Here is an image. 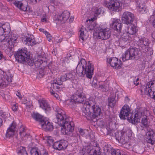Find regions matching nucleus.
<instances>
[{"mask_svg":"<svg viewBox=\"0 0 155 155\" xmlns=\"http://www.w3.org/2000/svg\"><path fill=\"white\" fill-rule=\"evenodd\" d=\"M2 97L5 99L6 101H8L11 98L10 96L7 94H3L2 95Z\"/></svg>","mask_w":155,"mask_h":155,"instance_id":"obj_60","label":"nucleus"},{"mask_svg":"<svg viewBox=\"0 0 155 155\" xmlns=\"http://www.w3.org/2000/svg\"><path fill=\"white\" fill-rule=\"evenodd\" d=\"M100 83V82H97L96 81V82H95L94 81V82L92 83V86L95 88H98Z\"/></svg>","mask_w":155,"mask_h":155,"instance_id":"obj_55","label":"nucleus"},{"mask_svg":"<svg viewBox=\"0 0 155 155\" xmlns=\"http://www.w3.org/2000/svg\"><path fill=\"white\" fill-rule=\"evenodd\" d=\"M122 24L118 19L113 20L112 23V27L118 33L120 32L122 28Z\"/></svg>","mask_w":155,"mask_h":155,"instance_id":"obj_16","label":"nucleus"},{"mask_svg":"<svg viewBox=\"0 0 155 155\" xmlns=\"http://www.w3.org/2000/svg\"><path fill=\"white\" fill-rule=\"evenodd\" d=\"M96 146L93 147V146H88L87 147V152L89 154L90 153V152L93 150H95V147Z\"/></svg>","mask_w":155,"mask_h":155,"instance_id":"obj_49","label":"nucleus"},{"mask_svg":"<svg viewBox=\"0 0 155 155\" xmlns=\"http://www.w3.org/2000/svg\"><path fill=\"white\" fill-rule=\"evenodd\" d=\"M92 113V119L95 118L99 116L101 113V108L97 106H95L92 108H91Z\"/></svg>","mask_w":155,"mask_h":155,"instance_id":"obj_24","label":"nucleus"},{"mask_svg":"<svg viewBox=\"0 0 155 155\" xmlns=\"http://www.w3.org/2000/svg\"><path fill=\"white\" fill-rule=\"evenodd\" d=\"M19 130V135L22 139L25 140L28 138L29 135L25 132V130L23 126H21L20 127Z\"/></svg>","mask_w":155,"mask_h":155,"instance_id":"obj_25","label":"nucleus"},{"mask_svg":"<svg viewBox=\"0 0 155 155\" xmlns=\"http://www.w3.org/2000/svg\"><path fill=\"white\" fill-rule=\"evenodd\" d=\"M105 4L111 11L119 12L121 9L122 3L120 1L106 0Z\"/></svg>","mask_w":155,"mask_h":155,"instance_id":"obj_7","label":"nucleus"},{"mask_svg":"<svg viewBox=\"0 0 155 155\" xmlns=\"http://www.w3.org/2000/svg\"><path fill=\"white\" fill-rule=\"evenodd\" d=\"M15 5L21 10L25 11L27 10V7L24 6L23 4L20 1L15 2H14Z\"/></svg>","mask_w":155,"mask_h":155,"instance_id":"obj_30","label":"nucleus"},{"mask_svg":"<svg viewBox=\"0 0 155 155\" xmlns=\"http://www.w3.org/2000/svg\"><path fill=\"white\" fill-rule=\"evenodd\" d=\"M54 82H55L58 85H59V86L62 85V81L61 80L60 78H58L56 81H54Z\"/></svg>","mask_w":155,"mask_h":155,"instance_id":"obj_54","label":"nucleus"},{"mask_svg":"<svg viewBox=\"0 0 155 155\" xmlns=\"http://www.w3.org/2000/svg\"><path fill=\"white\" fill-rule=\"evenodd\" d=\"M147 120L146 117L142 118V123L144 126H146L147 124Z\"/></svg>","mask_w":155,"mask_h":155,"instance_id":"obj_53","label":"nucleus"},{"mask_svg":"<svg viewBox=\"0 0 155 155\" xmlns=\"http://www.w3.org/2000/svg\"><path fill=\"white\" fill-rule=\"evenodd\" d=\"M65 74L66 76L67 79H68V80L73 78V75L72 73L71 72Z\"/></svg>","mask_w":155,"mask_h":155,"instance_id":"obj_56","label":"nucleus"},{"mask_svg":"<svg viewBox=\"0 0 155 155\" xmlns=\"http://www.w3.org/2000/svg\"><path fill=\"white\" fill-rule=\"evenodd\" d=\"M84 104V105H86V106H89L90 108H92L95 106V100L93 98H90L89 101H85V104Z\"/></svg>","mask_w":155,"mask_h":155,"instance_id":"obj_32","label":"nucleus"},{"mask_svg":"<svg viewBox=\"0 0 155 155\" xmlns=\"http://www.w3.org/2000/svg\"><path fill=\"white\" fill-rule=\"evenodd\" d=\"M18 155H28L25 148L22 146L18 147L17 149Z\"/></svg>","mask_w":155,"mask_h":155,"instance_id":"obj_35","label":"nucleus"},{"mask_svg":"<svg viewBox=\"0 0 155 155\" xmlns=\"http://www.w3.org/2000/svg\"><path fill=\"white\" fill-rule=\"evenodd\" d=\"M101 153L100 152V149L99 147L97 146V144L96 147H95V150H93L89 155H100Z\"/></svg>","mask_w":155,"mask_h":155,"instance_id":"obj_38","label":"nucleus"},{"mask_svg":"<svg viewBox=\"0 0 155 155\" xmlns=\"http://www.w3.org/2000/svg\"><path fill=\"white\" fill-rule=\"evenodd\" d=\"M44 29H41V31H43L46 35L47 39H48V41H50L52 39V37L51 36L49 32L46 31H44Z\"/></svg>","mask_w":155,"mask_h":155,"instance_id":"obj_44","label":"nucleus"},{"mask_svg":"<svg viewBox=\"0 0 155 155\" xmlns=\"http://www.w3.org/2000/svg\"><path fill=\"white\" fill-rule=\"evenodd\" d=\"M31 155H41L40 150L37 147H33L30 150Z\"/></svg>","mask_w":155,"mask_h":155,"instance_id":"obj_37","label":"nucleus"},{"mask_svg":"<svg viewBox=\"0 0 155 155\" xmlns=\"http://www.w3.org/2000/svg\"><path fill=\"white\" fill-rule=\"evenodd\" d=\"M116 139L119 142L124 144L128 142V140L126 137L125 134L122 133L116 132L114 133Z\"/></svg>","mask_w":155,"mask_h":155,"instance_id":"obj_15","label":"nucleus"},{"mask_svg":"<svg viewBox=\"0 0 155 155\" xmlns=\"http://www.w3.org/2000/svg\"><path fill=\"white\" fill-rule=\"evenodd\" d=\"M40 107L43 110H44L46 113H49L51 110V107L45 100H42L40 103Z\"/></svg>","mask_w":155,"mask_h":155,"instance_id":"obj_21","label":"nucleus"},{"mask_svg":"<svg viewBox=\"0 0 155 155\" xmlns=\"http://www.w3.org/2000/svg\"><path fill=\"white\" fill-rule=\"evenodd\" d=\"M51 3L52 5L56 6L60 4V2L58 0H53L51 1Z\"/></svg>","mask_w":155,"mask_h":155,"instance_id":"obj_52","label":"nucleus"},{"mask_svg":"<svg viewBox=\"0 0 155 155\" xmlns=\"http://www.w3.org/2000/svg\"><path fill=\"white\" fill-rule=\"evenodd\" d=\"M40 125L42 128L45 131H51L53 129L52 123L48 121H45L44 120L41 121Z\"/></svg>","mask_w":155,"mask_h":155,"instance_id":"obj_17","label":"nucleus"},{"mask_svg":"<svg viewBox=\"0 0 155 155\" xmlns=\"http://www.w3.org/2000/svg\"><path fill=\"white\" fill-rule=\"evenodd\" d=\"M91 108L89 106H86L84 105L82 108V114L84 116L87 120H91L92 119V113L91 111Z\"/></svg>","mask_w":155,"mask_h":155,"instance_id":"obj_13","label":"nucleus"},{"mask_svg":"<svg viewBox=\"0 0 155 155\" xmlns=\"http://www.w3.org/2000/svg\"><path fill=\"white\" fill-rule=\"evenodd\" d=\"M141 55V52L136 48H130L123 54L122 59L123 61L128 60L138 59Z\"/></svg>","mask_w":155,"mask_h":155,"instance_id":"obj_4","label":"nucleus"},{"mask_svg":"<svg viewBox=\"0 0 155 155\" xmlns=\"http://www.w3.org/2000/svg\"><path fill=\"white\" fill-rule=\"evenodd\" d=\"M145 116L144 110L142 108H137L134 114L130 116V122L132 124H137L140 122V119Z\"/></svg>","mask_w":155,"mask_h":155,"instance_id":"obj_6","label":"nucleus"},{"mask_svg":"<svg viewBox=\"0 0 155 155\" xmlns=\"http://www.w3.org/2000/svg\"><path fill=\"white\" fill-rule=\"evenodd\" d=\"M131 38L127 33L124 34L120 38V43L122 45H126L128 44L131 41Z\"/></svg>","mask_w":155,"mask_h":155,"instance_id":"obj_23","label":"nucleus"},{"mask_svg":"<svg viewBox=\"0 0 155 155\" xmlns=\"http://www.w3.org/2000/svg\"><path fill=\"white\" fill-rule=\"evenodd\" d=\"M31 117L35 120L39 121L40 124L41 122L44 120L42 119V116L38 113L33 112L31 114Z\"/></svg>","mask_w":155,"mask_h":155,"instance_id":"obj_28","label":"nucleus"},{"mask_svg":"<svg viewBox=\"0 0 155 155\" xmlns=\"http://www.w3.org/2000/svg\"><path fill=\"white\" fill-rule=\"evenodd\" d=\"M111 155H121L120 150H115L112 149L111 151Z\"/></svg>","mask_w":155,"mask_h":155,"instance_id":"obj_46","label":"nucleus"},{"mask_svg":"<svg viewBox=\"0 0 155 155\" xmlns=\"http://www.w3.org/2000/svg\"><path fill=\"white\" fill-rule=\"evenodd\" d=\"M135 18L134 15L129 12H124L122 16V22L130 25L127 29V33L130 35L135 34L137 30L135 25L132 23Z\"/></svg>","mask_w":155,"mask_h":155,"instance_id":"obj_3","label":"nucleus"},{"mask_svg":"<svg viewBox=\"0 0 155 155\" xmlns=\"http://www.w3.org/2000/svg\"><path fill=\"white\" fill-rule=\"evenodd\" d=\"M108 62L111 66L116 69H119L121 68V61L120 60H118L116 57H113L110 58L108 60Z\"/></svg>","mask_w":155,"mask_h":155,"instance_id":"obj_12","label":"nucleus"},{"mask_svg":"<svg viewBox=\"0 0 155 155\" xmlns=\"http://www.w3.org/2000/svg\"><path fill=\"white\" fill-rule=\"evenodd\" d=\"M8 38L7 42H8L9 44H12L13 45V44L16 43L17 39V37L15 35L13 34L11 35L10 33L9 35H8Z\"/></svg>","mask_w":155,"mask_h":155,"instance_id":"obj_26","label":"nucleus"},{"mask_svg":"<svg viewBox=\"0 0 155 155\" xmlns=\"http://www.w3.org/2000/svg\"><path fill=\"white\" fill-rule=\"evenodd\" d=\"M57 123L62 127L61 131L64 134H69L74 129L73 122L70 121L66 116L65 113L62 109L57 107L55 110Z\"/></svg>","mask_w":155,"mask_h":155,"instance_id":"obj_1","label":"nucleus"},{"mask_svg":"<svg viewBox=\"0 0 155 155\" xmlns=\"http://www.w3.org/2000/svg\"><path fill=\"white\" fill-rule=\"evenodd\" d=\"M94 67L91 61L87 63L85 60L81 58L76 68V71L78 75L81 77L85 75L87 78H92L94 73Z\"/></svg>","mask_w":155,"mask_h":155,"instance_id":"obj_2","label":"nucleus"},{"mask_svg":"<svg viewBox=\"0 0 155 155\" xmlns=\"http://www.w3.org/2000/svg\"><path fill=\"white\" fill-rule=\"evenodd\" d=\"M22 40L24 44L28 46H32L36 44L34 37L32 35L25 36Z\"/></svg>","mask_w":155,"mask_h":155,"instance_id":"obj_11","label":"nucleus"},{"mask_svg":"<svg viewBox=\"0 0 155 155\" xmlns=\"http://www.w3.org/2000/svg\"><path fill=\"white\" fill-rule=\"evenodd\" d=\"M150 43L149 40L145 38L140 39L137 41L138 45L141 47L142 49L148 47Z\"/></svg>","mask_w":155,"mask_h":155,"instance_id":"obj_22","label":"nucleus"},{"mask_svg":"<svg viewBox=\"0 0 155 155\" xmlns=\"http://www.w3.org/2000/svg\"><path fill=\"white\" fill-rule=\"evenodd\" d=\"M73 100L74 103L85 104L86 97L83 94L81 93H76L73 96Z\"/></svg>","mask_w":155,"mask_h":155,"instance_id":"obj_14","label":"nucleus"},{"mask_svg":"<svg viewBox=\"0 0 155 155\" xmlns=\"http://www.w3.org/2000/svg\"><path fill=\"white\" fill-rule=\"evenodd\" d=\"M125 134L127 139L128 140V142L132 136V132L130 130H128L127 131V133Z\"/></svg>","mask_w":155,"mask_h":155,"instance_id":"obj_47","label":"nucleus"},{"mask_svg":"<svg viewBox=\"0 0 155 155\" xmlns=\"http://www.w3.org/2000/svg\"><path fill=\"white\" fill-rule=\"evenodd\" d=\"M18 105L17 104H14L12 107V109L13 111H16L17 109Z\"/></svg>","mask_w":155,"mask_h":155,"instance_id":"obj_63","label":"nucleus"},{"mask_svg":"<svg viewBox=\"0 0 155 155\" xmlns=\"http://www.w3.org/2000/svg\"><path fill=\"white\" fill-rule=\"evenodd\" d=\"M1 27L3 28L5 35H9L11 31L10 25L8 23H6L3 24Z\"/></svg>","mask_w":155,"mask_h":155,"instance_id":"obj_29","label":"nucleus"},{"mask_svg":"<svg viewBox=\"0 0 155 155\" xmlns=\"http://www.w3.org/2000/svg\"><path fill=\"white\" fill-rule=\"evenodd\" d=\"M79 134L81 136H83L85 134V130L82 129L80 128L78 129Z\"/></svg>","mask_w":155,"mask_h":155,"instance_id":"obj_57","label":"nucleus"},{"mask_svg":"<svg viewBox=\"0 0 155 155\" xmlns=\"http://www.w3.org/2000/svg\"><path fill=\"white\" fill-rule=\"evenodd\" d=\"M15 128L16 124L15 123L13 122L7 129L6 133V137L8 138L12 137L14 134Z\"/></svg>","mask_w":155,"mask_h":155,"instance_id":"obj_20","label":"nucleus"},{"mask_svg":"<svg viewBox=\"0 0 155 155\" xmlns=\"http://www.w3.org/2000/svg\"><path fill=\"white\" fill-rule=\"evenodd\" d=\"M41 0H27V2L31 4H35L39 2Z\"/></svg>","mask_w":155,"mask_h":155,"instance_id":"obj_51","label":"nucleus"},{"mask_svg":"<svg viewBox=\"0 0 155 155\" xmlns=\"http://www.w3.org/2000/svg\"><path fill=\"white\" fill-rule=\"evenodd\" d=\"M145 3H143L141 4L139 3L137 7V9L141 14H143L145 12L146 8L145 7Z\"/></svg>","mask_w":155,"mask_h":155,"instance_id":"obj_39","label":"nucleus"},{"mask_svg":"<svg viewBox=\"0 0 155 155\" xmlns=\"http://www.w3.org/2000/svg\"><path fill=\"white\" fill-rule=\"evenodd\" d=\"M54 140L51 137H49L47 139V142L50 145H53Z\"/></svg>","mask_w":155,"mask_h":155,"instance_id":"obj_50","label":"nucleus"},{"mask_svg":"<svg viewBox=\"0 0 155 155\" xmlns=\"http://www.w3.org/2000/svg\"><path fill=\"white\" fill-rule=\"evenodd\" d=\"M70 13L67 11H64L61 14L58 15L55 21L56 24H62L64 23L69 18Z\"/></svg>","mask_w":155,"mask_h":155,"instance_id":"obj_10","label":"nucleus"},{"mask_svg":"<svg viewBox=\"0 0 155 155\" xmlns=\"http://www.w3.org/2000/svg\"><path fill=\"white\" fill-rule=\"evenodd\" d=\"M60 141L55 142L53 145V148L55 150H61V147L60 145Z\"/></svg>","mask_w":155,"mask_h":155,"instance_id":"obj_42","label":"nucleus"},{"mask_svg":"<svg viewBox=\"0 0 155 155\" xmlns=\"http://www.w3.org/2000/svg\"><path fill=\"white\" fill-rule=\"evenodd\" d=\"M148 82L149 83L150 87L152 88L155 87V80L151 81Z\"/></svg>","mask_w":155,"mask_h":155,"instance_id":"obj_58","label":"nucleus"},{"mask_svg":"<svg viewBox=\"0 0 155 155\" xmlns=\"http://www.w3.org/2000/svg\"><path fill=\"white\" fill-rule=\"evenodd\" d=\"M50 93L51 94L53 95L56 98H58V95L57 93H56L54 92V91H53V90H52V91H50Z\"/></svg>","mask_w":155,"mask_h":155,"instance_id":"obj_64","label":"nucleus"},{"mask_svg":"<svg viewBox=\"0 0 155 155\" xmlns=\"http://www.w3.org/2000/svg\"><path fill=\"white\" fill-rule=\"evenodd\" d=\"M80 136L79 134L76 132H73L71 135L70 136V139L73 141L74 143H76L78 141V139H80Z\"/></svg>","mask_w":155,"mask_h":155,"instance_id":"obj_31","label":"nucleus"},{"mask_svg":"<svg viewBox=\"0 0 155 155\" xmlns=\"http://www.w3.org/2000/svg\"><path fill=\"white\" fill-rule=\"evenodd\" d=\"M155 140V134L152 129L149 130L147 132L146 140L147 142L153 145Z\"/></svg>","mask_w":155,"mask_h":155,"instance_id":"obj_18","label":"nucleus"},{"mask_svg":"<svg viewBox=\"0 0 155 155\" xmlns=\"http://www.w3.org/2000/svg\"><path fill=\"white\" fill-rule=\"evenodd\" d=\"M133 150L135 152L138 153H142L144 151L143 148L142 147H140L138 146H135L133 149Z\"/></svg>","mask_w":155,"mask_h":155,"instance_id":"obj_40","label":"nucleus"},{"mask_svg":"<svg viewBox=\"0 0 155 155\" xmlns=\"http://www.w3.org/2000/svg\"><path fill=\"white\" fill-rule=\"evenodd\" d=\"M15 56L16 60L20 63L26 62L29 63L31 60L30 54L25 49H21L18 51Z\"/></svg>","mask_w":155,"mask_h":155,"instance_id":"obj_5","label":"nucleus"},{"mask_svg":"<svg viewBox=\"0 0 155 155\" xmlns=\"http://www.w3.org/2000/svg\"><path fill=\"white\" fill-rule=\"evenodd\" d=\"M13 77V75L9 73H8L5 77L3 75L2 76L1 81H2V83L4 84V85L2 86V87H5L8 84L7 83L11 82Z\"/></svg>","mask_w":155,"mask_h":155,"instance_id":"obj_19","label":"nucleus"},{"mask_svg":"<svg viewBox=\"0 0 155 155\" xmlns=\"http://www.w3.org/2000/svg\"><path fill=\"white\" fill-rule=\"evenodd\" d=\"M59 86V85H58L55 82H53V83H52L51 88H53L54 90L57 91L56 90H58L60 88Z\"/></svg>","mask_w":155,"mask_h":155,"instance_id":"obj_48","label":"nucleus"},{"mask_svg":"<svg viewBox=\"0 0 155 155\" xmlns=\"http://www.w3.org/2000/svg\"><path fill=\"white\" fill-rule=\"evenodd\" d=\"M150 85L149 83L148 82L144 86V91L146 95H148L149 96L151 94V92H152L151 88L152 87H150Z\"/></svg>","mask_w":155,"mask_h":155,"instance_id":"obj_27","label":"nucleus"},{"mask_svg":"<svg viewBox=\"0 0 155 155\" xmlns=\"http://www.w3.org/2000/svg\"><path fill=\"white\" fill-rule=\"evenodd\" d=\"M45 63V62H43L42 59L38 60L35 61V65L36 68L42 69L44 67V64Z\"/></svg>","mask_w":155,"mask_h":155,"instance_id":"obj_34","label":"nucleus"},{"mask_svg":"<svg viewBox=\"0 0 155 155\" xmlns=\"http://www.w3.org/2000/svg\"><path fill=\"white\" fill-rule=\"evenodd\" d=\"M69 62L70 60L68 57L65 58L64 59L62 60V62L65 64H67Z\"/></svg>","mask_w":155,"mask_h":155,"instance_id":"obj_61","label":"nucleus"},{"mask_svg":"<svg viewBox=\"0 0 155 155\" xmlns=\"http://www.w3.org/2000/svg\"><path fill=\"white\" fill-rule=\"evenodd\" d=\"M8 39V35H5V33L2 35H0V41H6L7 42Z\"/></svg>","mask_w":155,"mask_h":155,"instance_id":"obj_43","label":"nucleus"},{"mask_svg":"<svg viewBox=\"0 0 155 155\" xmlns=\"http://www.w3.org/2000/svg\"><path fill=\"white\" fill-rule=\"evenodd\" d=\"M60 147L61 150L66 149L67 147L68 143V142L65 140H61L60 141Z\"/></svg>","mask_w":155,"mask_h":155,"instance_id":"obj_41","label":"nucleus"},{"mask_svg":"<svg viewBox=\"0 0 155 155\" xmlns=\"http://www.w3.org/2000/svg\"><path fill=\"white\" fill-rule=\"evenodd\" d=\"M86 29L84 27L82 26L80 31V40H82V41H83L85 39H86V35L84 33V31H86Z\"/></svg>","mask_w":155,"mask_h":155,"instance_id":"obj_33","label":"nucleus"},{"mask_svg":"<svg viewBox=\"0 0 155 155\" xmlns=\"http://www.w3.org/2000/svg\"><path fill=\"white\" fill-rule=\"evenodd\" d=\"M9 115V114H7L5 112H2L1 113V116L4 118H7Z\"/></svg>","mask_w":155,"mask_h":155,"instance_id":"obj_59","label":"nucleus"},{"mask_svg":"<svg viewBox=\"0 0 155 155\" xmlns=\"http://www.w3.org/2000/svg\"><path fill=\"white\" fill-rule=\"evenodd\" d=\"M111 35V31L108 29L101 28L99 29L97 36L100 39L105 40L109 38Z\"/></svg>","mask_w":155,"mask_h":155,"instance_id":"obj_9","label":"nucleus"},{"mask_svg":"<svg viewBox=\"0 0 155 155\" xmlns=\"http://www.w3.org/2000/svg\"><path fill=\"white\" fill-rule=\"evenodd\" d=\"M108 101L110 104H111L113 106L115 105L116 101L114 97H110L108 99Z\"/></svg>","mask_w":155,"mask_h":155,"instance_id":"obj_45","label":"nucleus"},{"mask_svg":"<svg viewBox=\"0 0 155 155\" xmlns=\"http://www.w3.org/2000/svg\"><path fill=\"white\" fill-rule=\"evenodd\" d=\"M143 52L146 54L147 56L151 55L153 54V50L151 48H150L149 46L146 48L142 49Z\"/></svg>","mask_w":155,"mask_h":155,"instance_id":"obj_36","label":"nucleus"},{"mask_svg":"<svg viewBox=\"0 0 155 155\" xmlns=\"http://www.w3.org/2000/svg\"><path fill=\"white\" fill-rule=\"evenodd\" d=\"M66 76V75L65 74L64 75H63V76H62L60 78V79L62 81V82L63 81H65L67 80H68V79H67Z\"/></svg>","mask_w":155,"mask_h":155,"instance_id":"obj_62","label":"nucleus"},{"mask_svg":"<svg viewBox=\"0 0 155 155\" xmlns=\"http://www.w3.org/2000/svg\"><path fill=\"white\" fill-rule=\"evenodd\" d=\"M130 110L129 106L127 105H124L121 109L120 113L119 116L120 118L122 119H126L127 118L130 121V115L132 114L130 113Z\"/></svg>","mask_w":155,"mask_h":155,"instance_id":"obj_8","label":"nucleus"}]
</instances>
